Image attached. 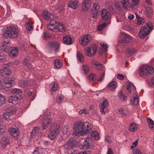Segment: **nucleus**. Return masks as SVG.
Listing matches in <instances>:
<instances>
[{
    "instance_id": "obj_1",
    "label": "nucleus",
    "mask_w": 154,
    "mask_h": 154,
    "mask_svg": "<svg viewBox=\"0 0 154 154\" xmlns=\"http://www.w3.org/2000/svg\"><path fill=\"white\" fill-rule=\"evenodd\" d=\"M10 68L9 67H5L4 69L0 70V76L3 77V82L6 85L4 87L6 90L8 91L10 88ZM0 80V89L2 88V85Z\"/></svg>"
},
{
    "instance_id": "obj_2",
    "label": "nucleus",
    "mask_w": 154,
    "mask_h": 154,
    "mask_svg": "<svg viewBox=\"0 0 154 154\" xmlns=\"http://www.w3.org/2000/svg\"><path fill=\"white\" fill-rule=\"evenodd\" d=\"M91 125L88 122L83 123L81 121H77L75 123V127L81 129L83 134H85L91 129Z\"/></svg>"
},
{
    "instance_id": "obj_3",
    "label": "nucleus",
    "mask_w": 154,
    "mask_h": 154,
    "mask_svg": "<svg viewBox=\"0 0 154 154\" xmlns=\"http://www.w3.org/2000/svg\"><path fill=\"white\" fill-rule=\"evenodd\" d=\"M153 72V68L151 66L143 65L141 66L139 68V73L142 77L148 76L152 74Z\"/></svg>"
},
{
    "instance_id": "obj_4",
    "label": "nucleus",
    "mask_w": 154,
    "mask_h": 154,
    "mask_svg": "<svg viewBox=\"0 0 154 154\" xmlns=\"http://www.w3.org/2000/svg\"><path fill=\"white\" fill-rule=\"evenodd\" d=\"M60 122L55 123L53 126L50 129L48 134V137L52 140L54 139L57 134L59 133L60 129Z\"/></svg>"
},
{
    "instance_id": "obj_5",
    "label": "nucleus",
    "mask_w": 154,
    "mask_h": 154,
    "mask_svg": "<svg viewBox=\"0 0 154 154\" xmlns=\"http://www.w3.org/2000/svg\"><path fill=\"white\" fill-rule=\"evenodd\" d=\"M91 141L90 138L88 137L81 139L79 141L80 145L79 146V148L81 149L92 148V146H90V142Z\"/></svg>"
},
{
    "instance_id": "obj_6",
    "label": "nucleus",
    "mask_w": 154,
    "mask_h": 154,
    "mask_svg": "<svg viewBox=\"0 0 154 154\" xmlns=\"http://www.w3.org/2000/svg\"><path fill=\"white\" fill-rule=\"evenodd\" d=\"M60 44L57 42L53 41L49 42L47 46L48 50L50 51L57 52L59 51Z\"/></svg>"
},
{
    "instance_id": "obj_7",
    "label": "nucleus",
    "mask_w": 154,
    "mask_h": 154,
    "mask_svg": "<svg viewBox=\"0 0 154 154\" xmlns=\"http://www.w3.org/2000/svg\"><path fill=\"white\" fill-rule=\"evenodd\" d=\"M51 121V119L50 116L46 114L41 121L40 123H41L42 128L43 130H45L47 128L48 124Z\"/></svg>"
},
{
    "instance_id": "obj_8",
    "label": "nucleus",
    "mask_w": 154,
    "mask_h": 154,
    "mask_svg": "<svg viewBox=\"0 0 154 154\" xmlns=\"http://www.w3.org/2000/svg\"><path fill=\"white\" fill-rule=\"evenodd\" d=\"M100 10V6L98 3H95L93 4V8L91 11V17L93 18H97Z\"/></svg>"
},
{
    "instance_id": "obj_9",
    "label": "nucleus",
    "mask_w": 154,
    "mask_h": 154,
    "mask_svg": "<svg viewBox=\"0 0 154 154\" xmlns=\"http://www.w3.org/2000/svg\"><path fill=\"white\" fill-rule=\"evenodd\" d=\"M0 48L2 51L10 54V41L3 40L1 42Z\"/></svg>"
},
{
    "instance_id": "obj_10",
    "label": "nucleus",
    "mask_w": 154,
    "mask_h": 154,
    "mask_svg": "<svg viewBox=\"0 0 154 154\" xmlns=\"http://www.w3.org/2000/svg\"><path fill=\"white\" fill-rule=\"evenodd\" d=\"M101 15L102 19L104 21L110 23L111 15L110 13L106 9L103 10L101 11Z\"/></svg>"
},
{
    "instance_id": "obj_11",
    "label": "nucleus",
    "mask_w": 154,
    "mask_h": 154,
    "mask_svg": "<svg viewBox=\"0 0 154 154\" xmlns=\"http://www.w3.org/2000/svg\"><path fill=\"white\" fill-rule=\"evenodd\" d=\"M91 38L90 34H85L80 38V43L83 45H86L91 41Z\"/></svg>"
},
{
    "instance_id": "obj_12",
    "label": "nucleus",
    "mask_w": 154,
    "mask_h": 154,
    "mask_svg": "<svg viewBox=\"0 0 154 154\" xmlns=\"http://www.w3.org/2000/svg\"><path fill=\"white\" fill-rule=\"evenodd\" d=\"M42 16L45 20L50 21H53V19L55 18L56 17L53 14L47 10H45L43 12Z\"/></svg>"
},
{
    "instance_id": "obj_13",
    "label": "nucleus",
    "mask_w": 154,
    "mask_h": 154,
    "mask_svg": "<svg viewBox=\"0 0 154 154\" xmlns=\"http://www.w3.org/2000/svg\"><path fill=\"white\" fill-rule=\"evenodd\" d=\"M97 50V48L96 46H93L90 48H88L86 49L85 53L87 56L91 57L95 54Z\"/></svg>"
},
{
    "instance_id": "obj_14",
    "label": "nucleus",
    "mask_w": 154,
    "mask_h": 154,
    "mask_svg": "<svg viewBox=\"0 0 154 154\" xmlns=\"http://www.w3.org/2000/svg\"><path fill=\"white\" fill-rule=\"evenodd\" d=\"M153 27V26L152 23L151 22H149L146 23L145 26L142 27L140 29L144 32L147 33V34H149L152 30Z\"/></svg>"
},
{
    "instance_id": "obj_15",
    "label": "nucleus",
    "mask_w": 154,
    "mask_h": 154,
    "mask_svg": "<svg viewBox=\"0 0 154 154\" xmlns=\"http://www.w3.org/2000/svg\"><path fill=\"white\" fill-rule=\"evenodd\" d=\"M19 30L14 26H10V38H16L19 35Z\"/></svg>"
},
{
    "instance_id": "obj_16",
    "label": "nucleus",
    "mask_w": 154,
    "mask_h": 154,
    "mask_svg": "<svg viewBox=\"0 0 154 154\" xmlns=\"http://www.w3.org/2000/svg\"><path fill=\"white\" fill-rule=\"evenodd\" d=\"M19 134V132L18 129L10 127V135L12 136L14 139H17Z\"/></svg>"
},
{
    "instance_id": "obj_17",
    "label": "nucleus",
    "mask_w": 154,
    "mask_h": 154,
    "mask_svg": "<svg viewBox=\"0 0 154 154\" xmlns=\"http://www.w3.org/2000/svg\"><path fill=\"white\" fill-rule=\"evenodd\" d=\"M90 138L91 140H93L98 139L99 138V134L96 131H93L89 134L88 137Z\"/></svg>"
},
{
    "instance_id": "obj_18",
    "label": "nucleus",
    "mask_w": 154,
    "mask_h": 154,
    "mask_svg": "<svg viewBox=\"0 0 154 154\" xmlns=\"http://www.w3.org/2000/svg\"><path fill=\"white\" fill-rule=\"evenodd\" d=\"M108 106V102L107 100H104L102 104L99 105V106L100 108V111L101 113L102 114H105L106 112L104 109L107 107Z\"/></svg>"
},
{
    "instance_id": "obj_19",
    "label": "nucleus",
    "mask_w": 154,
    "mask_h": 154,
    "mask_svg": "<svg viewBox=\"0 0 154 154\" xmlns=\"http://www.w3.org/2000/svg\"><path fill=\"white\" fill-rule=\"evenodd\" d=\"M122 42L126 43L130 42L132 39L131 36L125 33H123L122 35Z\"/></svg>"
},
{
    "instance_id": "obj_20",
    "label": "nucleus",
    "mask_w": 154,
    "mask_h": 154,
    "mask_svg": "<svg viewBox=\"0 0 154 154\" xmlns=\"http://www.w3.org/2000/svg\"><path fill=\"white\" fill-rule=\"evenodd\" d=\"M18 50L16 47H10V57L14 58L18 56Z\"/></svg>"
},
{
    "instance_id": "obj_21",
    "label": "nucleus",
    "mask_w": 154,
    "mask_h": 154,
    "mask_svg": "<svg viewBox=\"0 0 154 154\" xmlns=\"http://www.w3.org/2000/svg\"><path fill=\"white\" fill-rule=\"evenodd\" d=\"M2 34L3 37L5 38L10 36V28L7 27H4L2 30Z\"/></svg>"
},
{
    "instance_id": "obj_22",
    "label": "nucleus",
    "mask_w": 154,
    "mask_h": 154,
    "mask_svg": "<svg viewBox=\"0 0 154 154\" xmlns=\"http://www.w3.org/2000/svg\"><path fill=\"white\" fill-rule=\"evenodd\" d=\"M57 23V22L55 20L50 21V24L47 25L48 29L53 31L56 32V24Z\"/></svg>"
},
{
    "instance_id": "obj_23",
    "label": "nucleus",
    "mask_w": 154,
    "mask_h": 154,
    "mask_svg": "<svg viewBox=\"0 0 154 154\" xmlns=\"http://www.w3.org/2000/svg\"><path fill=\"white\" fill-rule=\"evenodd\" d=\"M63 42L67 45H70L73 43L72 38L68 35H66L63 37Z\"/></svg>"
},
{
    "instance_id": "obj_24",
    "label": "nucleus",
    "mask_w": 154,
    "mask_h": 154,
    "mask_svg": "<svg viewBox=\"0 0 154 154\" xmlns=\"http://www.w3.org/2000/svg\"><path fill=\"white\" fill-rule=\"evenodd\" d=\"M79 5V2L78 1L71 2L68 4V6L69 7L74 9H76L78 8Z\"/></svg>"
},
{
    "instance_id": "obj_25",
    "label": "nucleus",
    "mask_w": 154,
    "mask_h": 154,
    "mask_svg": "<svg viewBox=\"0 0 154 154\" xmlns=\"http://www.w3.org/2000/svg\"><path fill=\"white\" fill-rule=\"evenodd\" d=\"M137 50L133 48H127L126 49L125 54L128 57H130L136 52Z\"/></svg>"
},
{
    "instance_id": "obj_26",
    "label": "nucleus",
    "mask_w": 154,
    "mask_h": 154,
    "mask_svg": "<svg viewBox=\"0 0 154 154\" xmlns=\"http://www.w3.org/2000/svg\"><path fill=\"white\" fill-rule=\"evenodd\" d=\"M74 129L75 130V131L72 133V135L73 136L79 137L81 135H85L83 134V132L81 131V129L75 128V125H74Z\"/></svg>"
},
{
    "instance_id": "obj_27",
    "label": "nucleus",
    "mask_w": 154,
    "mask_h": 154,
    "mask_svg": "<svg viewBox=\"0 0 154 154\" xmlns=\"http://www.w3.org/2000/svg\"><path fill=\"white\" fill-rule=\"evenodd\" d=\"M71 149H73L76 146L77 141L73 139H69L68 141Z\"/></svg>"
},
{
    "instance_id": "obj_28",
    "label": "nucleus",
    "mask_w": 154,
    "mask_h": 154,
    "mask_svg": "<svg viewBox=\"0 0 154 154\" xmlns=\"http://www.w3.org/2000/svg\"><path fill=\"white\" fill-rule=\"evenodd\" d=\"M92 63L94 65V68L95 69L99 70L101 69L102 65V64H100L98 61L95 60L92 61Z\"/></svg>"
},
{
    "instance_id": "obj_29",
    "label": "nucleus",
    "mask_w": 154,
    "mask_h": 154,
    "mask_svg": "<svg viewBox=\"0 0 154 154\" xmlns=\"http://www.w3.org/2000/svg\"><path fill=\"white\" fill-rule=\"evenodd\" d=\"M56 31H59L60 32H64L65 31V29L63 26V24L59 23L58 24H56Z\"/></svg>"
},
{
    "instance_id": "obj_30",
    "label": "nucleus",
    "mask_w": 154,
    "mask_h": 154,
    "mask_svg": "<svg viewBox=\"0 0 154 154\" xmlns=\"http://www.w3.org/2000/svg\"><path fill=\"white\" fill-rule=\"evenodd\" d=\"M91 0H85L83 2V7L85 8V10L88 9L92 4Z\"/></svg>"
},
{
    "instance_id": "obj_31",
    "label": "nucleus",
    "mask_w": 154,
    "mask_h": 154,
    "mask_svg": "<svg viewBox=\"0 0 154 154\" xmlns=\"http://www.w3.org/2000/svg\"><path fill=\"white\" fill-rule=\"evenodd\" d=\"M145 12L147 15V17H150L153 12L152 8L147 6H145Z\"/></svg>"
},
{
    "instance_id": "obj_32",
    "label": "nucleus",
    "mask_w": 154,
    "mask_h": 154,
    "mask_svg": "<svg viewBox=\"0 0 154 154\" xmlns=\"http://www.w3.org/2000/svg\"><path fill=\"white\" fill-rule=\"evenodd\" d=\"M23 64L29 69L32 68L31 62L28 58H26L23 62Z\"/></svg>"
},
{
    "instance_id": "obj_33",
    "label": "nucleus",
    "mask_w": 154,
    "mask_h": 154,
    "mask_svg": "<svg viewBox=\"0 0 154 154\" xmlns=\"http://www.w3.org/2000/svg\"><path fill=\"white\" fill-rule=\"evenodd\" d=\"M19 98L16 95L10 96V103H12L14 104H17L19 100Z\"/></svg>"
},
{
    "instance_id": "obj_34",
    "label": "nucleus",
    "mask_w": 154,
    "mask_h": 154,
    "mask_svg": "<svg viewBox=\"0 0 154 154\" xmlns=\"http://www.w3.org/2000/svg\"><path fill=\"white\" fill-rule=\"evenodd\" d=\"M137 125L134 122H132L129 125V129L131 132H134L136 131L137 129Z\"/></svg>"
},
{
    "instance_id": "obj_35",
    "label": "nucleus",
    "mask_w": 154,
    "mask_h": 154,
    "mask_svg": "<svg viewBox=\"0 0 154 154\" xmlns=\"http://www.w3.org/2000/svg\"><path fill=\"white\" fill-rule=\"evenodd\" d=\"M109 90H114L117 86V83L115 81L111 82L108 85Z\"/></svg>"
},
{
    "instance_id": "obj_36",
    "label": "nucleus",
    "mask_w": 154,
    "mask_h": 154,
    "mask_svg": "<svg viewBox=\"0 0 154 154\" xmlns=\"http://www.w3.org/2000/svg\"><path fill=\"white\" fill-rule=\"evenodd\" d=\"M96 77L97 75L95 74L92 73L87 77V79L89 81L92 82L96 80Z\"/></svg>"
},
{
    "instance_id": "obj_37",
    "label": "nucleus",
    "mask_w": 154,
    "mask_h": 154,
    "mask_svg": "<svg viewBox=\"0 0 154 154\" xmlns=\"http://www.w3.org/2000/svg\"><path fill=\"white\" fill-rule=\"evenodd\" d=\"M131 103L133 105H137L139 103V100L138 99V97L137 96V97H131Z\"/></svg>"
},
{
    "instance_id": "obj_38",
    "label": "nucleus",
    "mask_w": 154,
    "mask_h": 154,
    "mask_svg": "<svg viewBox=\"0 0 154 154\" xmlns=\"http://www.w3.org/2000/svg\"><path fill=\"white\" fill-rule=\"evenodd\" d=\"M19 84L22 87H26L29 85V83L26 80H20L19 82Z\"/></svg>"
},
{
    "instance_id": "obj_39",
    "label": "nucleus",
    "mask_w": 154,
    "mask_h": 154,
    "mask_svg": "<svg viewBox=\"0 0 154 154\" xmlns=\"http://www.w3.org/2000/svg\"><path fill=\"white\" fill-rule=\"evenodd\" d=\"M54 66L57 69L60 68L62 66V63L61 61L59 59H57L54 61Z\"/></svg>"
},
{
    "instance_id": "obj_40",
    "label": "nucleus",
    "mask_w": 154,
    "mask_h": 154,
    "mask_svg": "<svg viewBox=\"0 0 154 154\" xmlns=\"http://www.w3.org/2000/svg\"><path fill=\"white\" fill-rule=\"evenodd\" d=\"M50 87H51V90L52 91H55L58 88L57 83L55 82H52Z\"/></svg>"
},
{
    "instance_id": "obj_41",
    "label": "nucleus",
    "mask_w": 154,
    "mask_h": 154,
    "mask_svg": "<svg viewBox=\"0 0 154 154\" xmlns=\"http://www.w3.org/2000/svg\"><path fill=\"white\" fill-rule=\"evenodd\" d=\"M123 5V8L125 9H127L128 7H130V4L128 0H122L121 1Z\"/></svg>"
},
{
    "instance_id": "obj_42",
    "label": "nucleus",
    "mask_w": 154,
    "mask_h": 154,
    "mask_svg": "<svg viewBox=\"0 0 154 154\" xmlns=\"http://www.w3.org/2000/svg\"><path fill=\"white\" fill-rule=\"evenodd\" d=\"M147 121L148 123L149 128L151 130L154 129V122L150 118H148Z\"/></svg>"
},
{
    "instance_id": "obj_43",
    "label": "nucleus",
    "mask_w": 154,
    "mask_h": 154,
    "mask_svg": "<svg viewBox=\"0 0 154 154\" xmlns=\"http://www.w3.org/2000/svg\"><path fill=\"white\" fill-rule=\"evenodd\" d=\"M139 0H132L131 5L130 4V7L133 8H134L139 5Z\"/></svg>"
},
{
    "instance_id": "obj_44",
    "label": "nucleus",
    "mask_w": 154,
    "mask_h": 154,
    "mask_svg": "<svg viewBox=\"0 0 154 154\" xmlns=\"http://www.w3.org/2000/svg\"><path fill=\"white\" fill-rule=\"evenodd\" d=\"M22 93V91L18 88H14L12 90H10V94H19Z\"/></svg>"
},
{
    "instance_id": "obj_45",
    "label": "nucleus",
    "mask_w": 154,
    "mask_h": 154,
    "mask_svg": "<svg viewBox=\"0 0 154 154\" xmlns=\"http://www.w3.org/2000/svg\"><path fill=\"white\" fill-rule=\"evenodd\" d=\"M149 34L144 32L140 29L139 30V36L140 38L141 39H144L147 35Z\"/></svg>"
},
{
    "instance_id": "obj_46",
    "label": "nucleus",
    "mask_w": 154,
    "mask_h": 154,
    "mask_svg": "<svg viewBox=\"0 0 154 154\" xmlns=\"http://www.w3.org/2000/svg\"><path fill=\"white\" fill-rule=\"evenodd\" d=\"M3 118L6 121H8L9 120L10 118V112L8 111H5L3 114Z\"/></svg>"
},
{
    "instance_id": "obj_47",
    "label": "nucleus",
    "mask_w": 154,
    "mask_h": 154,
    "mask_svg": "<svg viewBox=\"0 0 154 154\" xmlns=\"http://www.w3.org/2000/svg\"><path fill=\"white\" fill-rule=\"evenodd\" d=\"M77 59L80 62H82L84 60V57L82 53L78 51L77 52Z\"/></svg>"
},
{
    "instance_id": "obj_48",
    "label": "nucleus",
    "mask_w": 154,
    "mask_h": 154,
    "mask_svg": "<svg viewBox=\"0 0 154 154\" xmlns=\"http://www.w3.org/2000/svg\"><path fill=\"white\" fill-rule=\"evenodd\" d=\"M100 45L102 48L103 51H106L107 50L108 45L107 44L102 42L100 43Z\"/></svg>"
},
{
    "instance_id": "obj_49",
    "label": "nucleus",
    "mask_w": 154,
    "mask_h": 154,
    "mask_svg": "<svg viewBox=\"0 0 154 154\" xmlns=\"http://www.w3.org/2000/svg\"><path fill=\"white\" fill-rule=\"evenodd\" d=\"M131 86H133L135 89L136 88L134 85L132 83H128L127 85L126 88L127 90H128V91L129 93H131Z\"/></svg>"
},
{
    "instance_id": "obj_50",
    "label": "nucleus",
    "mask_w": 154,
    "mask_h": 154,
    "mask_svg": "<svg viewBox=\"0 0 154 154\" xmlns=\"http://www.w3.org/2000/svg\"><path fill=\"white\" fill-rule=\"evenodd\" d=\"M26 29L29 31L32 29L33 28L32 26L29 22L26 23Z\"/></svg>"
},
{
    "instance_id": "obj_51",
    "label": "nucleus",
    "mask_w": 154,
    "mask_h": 154,
    "mask_svg": "<svg viewBox=\"0 0 154 154\" xmlns=\"http://www.w3.org/2000/svg\"><path fill=\"white\" fill-rule=\"evenodd\" d=\"M39 131V129L38 127H35L33 128L32 132H31V134L32 135H35L36 133Z\"/></svg>"
},
{
    "instance_id": "obj_52",
    "label": "nucleus",
    "mask_w": 154,
    "mask_h": 154,
    "mask_svg": "<svg viewBox=\"0 0 154 154\" xmlns=\"http://www.w3.org/2000/svg\"><path fill=\"white\" fill-rule=\"evenodd\" d=\"M17 110V107L14 106L10 107V115L16 113Z\"/></svg>"
},
{
    "instance_id": "obj_53",
    "label": "nucleus",
    "mask_w": 154,
    "mask_h": 154,
    "mask_svg": "<svg viewBox=\"0 0 154 154\" xmlns=\"http://www.w3.org/2000/svg\"><path fill=\"white\" fill-rule=\"evenodd\" d=\"M63 99L64 97L63 96L58 95L56 99V101L57 103H60Z\"/></svg>"
},
{
    "instance_id": "obj_54",
    "label": "nucleus",
    "mask_w": 154,
    "mask_h": 154,
    "mask_svg": "<svg viewBox=\"0 0 154 154\" xmlns=\"http://www.w3.org/2000/svg\"><path fill=\"white\" fill-rule=\"evenodd\" d=\"M79 113L80 114H88L89 112L88 110L87 109H84L80 110L79 112Z\"/></svg>"
},
{
    "instance_id": "obj_55",
    "label": "nucleus",
    "mask_w": 154,
    "mask_h": 154,
    "mask_svg": "<svg viewBox=\"0 0 154 154\" xmlns=\"http://www.w3.org/2000/svg\"><path fill=\"white\" fill-rule=\"evenodd\" d=\"M107 23H103L102 24H101L97 26V28L99 31L101 30L103 28H104L106 25Z\"/></svg>"
},
{
    "instance_id": "obj_56",
    "label": "nucleus",
    "mask_w": 154,
    "mask_h": 154,
    "mask_svg": "<svg viewBox=\"0 0 154 154\" xmlns=\"http://www.w3.org/2000/svg\"><path fill=\"white\" fill-rule=\"evenodd\" d=\"M137 18V25H140L142 23H143L145 21L144 20L143 18H141V17H139Z\"/></svg>"
},
{
    "instance_id": "obj_57",
    "label": "nucleus",
    "mask_w": 154,
    "mask_h": 154,
    "mask_svg": "<svg viewBox=\"0 0 154 154\" xmlns=\"http://www.w3.org/2000/svg\"><path fill=\"white\" fill-rule=\"evenodd\" d=\"M7 144L6 141L5 140H2L0 142V145L2 148H5Z\"/></svg>"
},
{
    "instance_id": "obj_58",
    "label": "nucleus",
    "mask_w": 154,
    "mask_h": 154,
    "mask_svg": "<svg viewBox=\"0 0 154 154\" xmlns=\"http://www.w3.org/2000/svg\"><path fill=\"white\" fill-rule=\"evenodd\" d=\"M119 95L120 98L121 99H122L123 100H125L126 98V97H125L124 95L122 94V91H120L119 92Z\"/></svg>"
},
{
    "instance_id": "obj_59",
    "label": "nucleus",
    "mask_w": 154,
    "mask_h": 154,
    "mask_svg": "<svg viewBox=\"0 0 154 154\" xmlns=\"http://www.w3.org/2000/svg\"><path fill=\"white\" fill-rule=\"evenodd\" d=\"M83 69L85 74H86L89 70V67L87 65H84L83 66Z\"/></svg>"
},
{
    "instance_id": "obj_60",
    "label": "nucleus",
    "mask_w": 154,
    "mask_h": 154,
    "mask_svg": "<svg viewBox=\"0 0 154 154\" xmlns=\"http://www.w3.org/2000/svg\"><path fill=\"white\" fill-rule=\"evenodd\" d=\"M68 131V126H64L62 130V132L64 134H66Z\"/></svg>"
},
{
    "instance_id": "obj_61",
    "label": "nucleus",
    "mask_w": 154,
    "mask_h": 154,
    "mask_svg": "<svg viewBox=\"0 0 154 154\" xmlns=\"http://www.w3.org/2000/svg\"><path fill=\"white\" fill-rule=\"evenodd\" d=\"M114 4L116 9L119 10H121V7L120 6V4L118 2H115Z\"/></svg>"
},
{
    "instance_id": "obj_62",
    "label": "nucleus",
    "mask_w": 154,
    "mask_h": 154,
    "mask_svg": "<svg viewBox=\"0 0 154 154\" xmlns=\"http://www.w3.org/2000/svg\"><path fill=\"white\" fill-rule=\"evenodd\" d=\"M5 131L4 127L1 125L0 124V135H2L5 132Z\"/></svg>"
},
{
    "instance_id": "obj_63",
    "label": "nucleus",
    "mask_w": 154,
    "mask_h": 154,
    "mask_svg": "<svg viewBox=\"0 0 154 154\" xmlns=\"http://www.w3.org/2000/svg\"><path fill=\"white\" fill-rule=\"evenodd\" d=\"M5 99L2 96H0V106L5 103Z\"/></svg>"
},
{
    "instance_id": "obj_64",
    "label": "nucleus",
    "mask_w": 154,
    "mask_h": 154,
    "mask_svg": "<svg viewBox=\"0 0 154 154\" xmlns=\"http://www.w3.org/2000/svg\"><path fill=\"white\" fill-rule=\"evenodd\" d=\"M133 154H142L141 152L138 149H135L133 150Z\"/></svg>"
}]
</instances>
